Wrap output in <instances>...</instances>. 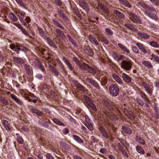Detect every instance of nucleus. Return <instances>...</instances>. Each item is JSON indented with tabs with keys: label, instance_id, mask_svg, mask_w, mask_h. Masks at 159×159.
<instances>
[{
	"label": "nucleus",
	"instance_id": "nucleus-1",
	"mask_svg": "<svg viewBox=\"0 0 159 159\" xmlns=\"http://www.w3.org/2000/svg\"><path fill=\"white\" fill-rule=\"evenodd\" d=\"M109 93L113 96L116 97L119 93V89L117 85L112 84L109 87Z\"/></svg>",
	"mask_w": 159,
	"mask_h": 159
},
{
	"label": "nucleus",
	"instance_id": "nucleus-2",
	"mask_svg": "<svg viewBox=\"0 0 159 159\" xmlns=\"http://www.w3.org/2000/svg\"><path fill=\"white\" fill-rule=\"evenodd\" d=\"M121 67L126 70H129L132 67V61L129 60H123L121 63Z\"/></svg>",
	"mask_w": 159,
	"mask_h": 159
},
{
	"label": "nucleus",
	"instance_id": "nucleus-3",
	"mask_svg": "<svg viewBox=\"0 0 159 159\" xmlns=\"http://www.w3.org/2000/svg\"><path fill=\"white\" fill-rule=\"evenodd\" d=\"M85 122L84 125L90 130H93V125L91 123V120L89 118V117L86 115L85 116Z\"/></svg>",
	"mask_w": 159,
	"mask_h": 159
},
{
	"label": "nucleus",
	"instance_id": "nucleus-4",
	"mask_svg": "<svg viewBox=\"0 0 159 159\" xmlns=\"http://www.w3.org/2000/svg\"><path fill=\"white\" fill-rule=\"evenodd\" d=\"M86 81L88 83L91 84V85L95 87L97 89H100V87L99 86L97 82H96L94 80H93V79L87 77L86 79Z\"/></svg>",
	"mask_w": 159,
	"mask_h": 159
},
{
	"label": "nucleus",
	"instance_id": "nucleus-5",
	"mask_svg": "<svg viewBox=\"0 0 159 159\" xmlns=\"http://www.w3.org/2000/svg\"><path fill=\"white\" fill-rule=\"evenodd\" d=\"M142 85L145 88L148 93H149L150 95H151L153 91L152 87L147 84L144 82L142 83Z\"/></svg>",
	"mask_w": 159,
	"mask_h": 159
},
{
	"label": "nucleus",
	"instance_id": "nucleus-6",
	"mask_svg": "<svg viewBox=\"0 0 159 159\" xmlns=\"http://www.w3.org/2000/svg\"><path fill=\"white\" fill-rule=\"evenodd\" d=\"M123 112L126 115L130 120H133L134 119L135 117L134 114L130 111H129L126 109H124Z\"/></svg>",
	"mask_w": 159,
	"mask_h": 159
},
{
	"label": "nucleus",
	"instance_id": "nucleus-7",
	"mask_svg": "<svg viewBox=\"0 0 159 159\" xmlns=\"http://www.w3.org/2000/svg\"><path fill=\"white\" fill-rule=\"evenodd\" d=\"M136 45L138 47L140 50L143 53L146 54L147 53V49L143 44L137 42L136 43Z\"/></svg>",
	"mask_w": 159,
	"mask_h": 159
},
{
	"label": "nucleus",
	"instance_id": "nucleus-8",
	"mask_svg": "<svg viewBox=\"0 0 159 159\" xmlns=\"http://www.w3.org/2000/svg\"><path fill=\"white\" fill-rule=\"evenodd\" d=\"M144 12L145 15H147L148 16L152 18V19L155 20H157L158 19L157 17L155 14H154L153 13L150 12H148L147 10L144 11Z\"/></svg>",
	"mask_w": 159,
	"mask_h": 159
},
{
	"label": "nucleus",
	"instance_id": "nucleus-9",
	"mask_svg": "<svg viewBox=\"0 0 159 159\" xmlns=\"http://www.w3.org/2000/svg\"><path fill=\"white\" fill-rule=\"evenodd\" d=\"M84 49L86 53L92 57L93 56L94 54L93 52L89 46H85L84 47Z\"/></svg>",
	"mask_w": 159,
	"mask_h": 159
},
{
	"label": "nucleus",
	"instance_id": "nucleus-10",
	"mask_svg": "<svg viewBox=\"0 0 159 159\" xmlns=\"http://www.w3.org/2000/svg\"><path fill=\"white\" fill-rule=\"evenodd\" d=\"M79 3L80 6L84 10L87 11H89V8L87 4L83 0H80L79 1Z\"/></svg>",
	"mask_w": 159,
	"mask_h": 159
},
{
	"label": "nucleus",
	"instance_id": "nucleus-11",
	"mask_svg": "<svg viewBox=\"0 0 159 159\" xmlns=\"http://www.w3.org/2000/svg\"><path fill=\"white\" fill-rule=\"evenodd\" d=\"M128 14L130 20L134 22H135L138 16L135 14L131 12H128Z\"/></svg>",
	"mask_w": 159,
	"mask_h": 159
},
{
	"label": "nucleus",
	"instance_id": "nucleus-12",
	"mask_svg": "<svg viewBox=\"0 0 159 159\" xmlns=\"http://www.w3.org/2000/svg\"><path fill=\"white\" fill-rule=\"evenodd\" d=\"M122 77L123 80L125 82L127 83H130L131 82V77L124 73L122 74Z\"/></svg>",
	"mask_w": 159,
	"mask_h": 159
},
{
	"label": "nucleus",
	"instance_id": "nucleus-13",
	"mask_svg": "<svg viewBox=\"0 0 159 159\" xmlns=\"http://www.w3.org/2000/svg\"><path fill=\"white\" fill-rule=\"evenodd\" d=\"M118 46L124 52L129 54L130 53V51L124 45L120 43H118Z\"/></svg>",
	"mask_w": 159,
	"mask_h": 159
},
{
	"label": "nucleus",
	"instance_id": "nucleus-14",
	"mask_svg": "<svg viewBox=\"0 0 159 159\" xmlns=\"http://www.w3.org/2000/svg\"><path fill=\"white\" fill-rule=\"evenodd\" d=\"M57 12L60 17L61 18V19H63V20L64 21L66 22H67L68 18L63 13L62 11L58 9Z\"/></svg>",
	"mask_w": 159,
	"mask_h": 159
},
{
	"label": "nucleus",
	"instance_id": "nucleus-15",
	"mask_svg": "<svg viewBox=\"0 0 159 159\" xmlns=\"http://www.w3.org/2000/svg\"><path fill=\"white\" fill-rule=\"evenodd\" d=\"M100 131L101 134L102 135V136H103V137L106 138V139H109L110 140L112 138L111 136L110 135V136H109L105 130L103 129H101L100 130Z\"/></svg>",
	"mask_w": 159,
	"mask_h": 159
},
{
	"label": "nucleus",
	"instance_id": "nucleus-16",
	"mask_svg": "<svg viewBox=\"0 0 159 159\" xmlns=\"http://www.w3.org/2000/svg\"><path fill=\"white\" fill-rule=\"evenodd\" d=\"M137 34L139 37L142 38L144 39H149L150 37L149 35L148 34L146 33H142L140 32H138L137 33Z\"/></svg>",
	"mask_w": 159,
	"mask_h": 159
},
{
	"label": "nucleus",
	"instance_id": "nucleus-17",
	"mask_svg": "<svg viewBox=\"0 0 159 159\" xmlns=\"http://www.w3.org/2000/svg\"><path fill=\"white\" fill-rule=\"evenodd\" d=\"M153 110L155 112L156 116H155L156 118H159V106L156 103L154 104Z\"/></svg>",
	"mask_w": 159,
	"mask_h": 159
},
{
	"label": "nucleus",
	"instance_id": "nucleus-18",
	"mask_svg": "<svg viewBox=\"0 0 159 159\" xmlns=\"http://www.w3.org/2000/svg\"><path fill=\"white\" fill-rule=\"evenodd\" d=\"M2 124L4 126L6 130L7 131H10L11 129L10 125L8 123V121L6 120H2Z\"/></svg>",
	"mask_w": 159,
	"mask_h": 159
},
{
	"label": "nucleus",
	"instance_id": "nucleus-19",
	"mask_svg": "<svg viewBox=\"0 0 159 159\" xmlns=\"http://www.w3.org/2000/svg\"><path fill=\"white\" fill-rule=\"evenodd\" d=\"M112 76L115 80L119 84H122L123 82L120 78L116 74H113L112 75Z\"/></svg>",
	"mask_w": 159,
	"mask_h": 159
},
{
	"label": "nucleus",
	"instance_id": "nucleus-20",
	"mask_svg": "<svg viewBox=\"0 0 159 159\" xmlns=\"http://www.w3.org/2000/svg\"><path fill=\"white\" fill-rule=\"evenodd\" d=\"M39 123L42 126L45 128H48L49 125L47 122L44 121L43 120L40 119L38 121Z\"/></svg>",
	"mask_w": 159,
	"mask_h": 159
},
{
	"label": "nucleus",
	"instance_id": "nucleus-21",
	"mask_svg": "<svg viewBox=\"0 0 159 159\" xmlns=\"http://www.w3.org/2000/svg\"><path fill=\"white\" fill-rule=\"evenodd\" d=\"M38 33L41 37H45L47 36V33L45 32L44 30L40 27H38Z\"/></svg>",
	"mask_w": 159,
	"mask_h": 159
},
{
	"label": "nucleus",
	"instance_id": "nucleus-22",
	"mask_svg": "<svg viewBox=\"0 0 159 159\" xmlns=\"http://www.w3.org/2000/svg\"><path fill=\"white\" fill-rule=\"evenodd\" d=\"M89 39L90 41L95 45H98V43L96 39L92 35H89Z\"/></svg>",
	"mask_w": 159,
	"mask_h": 159
},
{
	"label": "nucleus",
	"instance_id": "nucleus-23",
	"mask_svg": "<svg viewBox=\"0 0 159 159\" xmlns=\"http://www.w3.org/2000/svg\"><path fill=\"white\" fill-rule=\"evenodd\" d=\"M14 61L17 64H23L24 61L23 59L20 57H13Z\"/></svg>",
	"mask_w": 159,
	"mask_h": 159
},
{
	"label": "nucleus",
	"instance_id": "nucleus-24",
	"mask_svg": "<svg viewBox=\"0 0 159 159\" xmlns=\"http://www.w3.org/2000/svg\"><path fill=\"white\" fill-rule=\"evenodd\" d=\"M16 12L18 13L17 16L19 17L20 20V21L23 20L24 16L25 15V13L20 10H18Z\"/></svg>",
	"mask_w": 159,
	"mask_h": 159
},
{
	"label": "nucleus",
	"instance_id": "nucleus-25",
	"mask_svg": "<svg viewBox=\"0 0 159 159\" xmlns=\"http://www.w3.org/2000/svg\"><path fill=\"white\" fill-rule=\"evenodd\" d=\"M122 129L124 132L128 134H130L132 133L131 129L129 127L123 126L122 127Z\"/></svg>",
	"mask_w": 159,
	"mask_h": 159
},
{
	"label": "nucleus",
	"instance_id": "nucleus-26",
	"mask_svg": "<svg viewBox=\"0 0 159 159\" xmlns=\"http://www.w3.org/2000/svg\"><path fill=\"white\" fill-rule=\"evenodd\" d=\"M136 141L138 142L140 144L145 145L146 143L144 140L141 137L139 136H137L136 137Z\"/></svg>",
	"mask_w": 159,
	"mask_h": 159
},
{
	"label": "nucleus",
	"instance_id": "nucleus-27",
	"mask_svg": "<svg viewBox=\"0 0 159 159\" xmlns=\"http://www.w3.org/2000/svg\"><path fill=\"white\" fill-rule=\"evenodd\" d=\"M114 12L117 16L119 17L121 19H125V16L122 13H121L117 10H114Z\"/></svg>",
	"mask_w": 159,
	"mask_h": 159
},
{
	"label": "nucleus",
	"instance_id": "nucleus-28",
	"mask_svg": "<svg viewBox=\"0 0 159 159\" xmlns=\"http://www.w3.org/2000/svg\"><path fill=\"white\" fill-rule=\"evenodd\" d=\"M31 111L33 113L39 116H42L44 115V114L42 112L36 109H32Z\"/></svg>",
	"mask_w": 159,
	"mask_h": 159
},
{
	"label": "nucleus",
	"instance_id": "nucleus-29",
	"mask_svg": "<svg viewBox=\"0 0 159 159\" xmlns=\"http://www.w3.org/2000/svg\"><path fill=\"white\" fill-rule=\"evenodd\" d=\"M55 31L56 32V36L57 37L62 38L63 36H64V34L62 31H61L60 30L56 29Z\"/></svg>",
	"mask_w": 159,
	"mask_h": 159
},
{
	"label": "nucleus",
	"instance_id": "nucleus-30",
	"mask_svg": "<svg viewBox=\"0 0 159 159\" xmlns=\"http://www.w3.org/2000/svg\"><path fill=\"white\" fill-rule=\"evenodd\" d=\"M136 149L137 152L141 154H144L145 153L144 150L140 146L137 145L136 147Z\"/></svg>",
	"mask_w": 159,
	"mask_h": 159
},
{
	"label": "nucleus",
	"instance_id": "nucleus-31",
	"mask_svg": "<svg viewBox=\"0 0 159 159\" xmlns=\"http://www.w3.org/2000/svg\"><path fill=\"white\" fill-rule=\"evenodd\" d=\"M77 66H79L82 69H85L86 70L88 65L84 62H80Z\"/></svg>",
	"mask_w": 159,
	"mask_h": 159
},
{
	"label": "nucleus",
	"instance_id": "nucleus-32",
	"mask_svg": "<svg viewBox=\"0 0 159 159\" xmlns=\"http://www.w3.org/2000/svg\"><path fill=\"white\" fill-rule=\"evenodd\" d=\"M142 63L145 66L148 68H152L153 67L151 63L149 61L144 60L142 61Z\"/></svg>",
	"mask_w": 159,
	"mask_h": 159
},
{
	"label": "nucleus",
	"instance_id": "nucleus-33",
	"mask_svg": "<svg viewBox=\"0 0 159 159\" xmlns=\"http://www.w3.org/2000/svg\"><path fill=\"white\" fill-rule=\"evenodd\" d=\"M88 105L90 107L92 110L94 111H97V110L95 107L93 102L91 100L87 103Z\"/></svg>",
	"mask_w": 159,
	"mask_h": 159
},
{
	"label": "nucleus",
	"instance_id": "nucleus-34",
	"mask_svg": "<svg viewBox=\"0 0 159 159\" xmlns=\"http://www.w3.org/2000/svg\"><path fill=\"white\" fill-rule=\"evenodd\" d=\"M119 1L121 3L125 5V6L130 8L131 6L130 4L128 2L125 0H119Z\"/></svg>",
	"mask_w": 159,
	"mask_h": 159
},
{
	"label": "nucleus",
	"instance_id": "nucleus-35",
	"mask_svg": "<svg viewBox=\"0 0 159 159\" xmlns=\"http://www.w3.org/2000/svg\"><path fill=\"white\" fill-rule=\"evenodd\" d=\"M0 102L2 103L3 105H7L9 104L7 100L2 97H0Z\"/></svg>",
	"mask_w": 159,
	"mask_h": 159
},
{
	"label": "nucleus",
	"instance_id": "nucleus-36",
	"mask_svg": "<svg viewBox=\"0 0 159 159\" xmlns=\"http://www.w3.org/2000/svg\"><path fill=\"white\" fill-rule=\"evenodd\" d=\"M24 67L27 74L30 75L31 73V67L27 64H25L24 65Z\"/></svg>",
	"mask_w": 159,
	"mask_h": 159
},
{
	"label": "nucleus",
	"instance_id": "nucleus-37",
	"mask_svg": "<svg viewBox=\"0 0 159 159\" xmlns=\"http://www.w3.org/2000/svg\"><path fill=\"white\" fill-rule=\"evenodd\" d=\"M10 96L12 99H13L16 102H17L18 104H21V102L20 100L15 95L12 94H11L10 95Z\"/></svg>",
	"mask_w": 159,
	"mask_h": 159
},
{
	"label": "nucleus",
	"instance_id": "nucleus-38",
	"mask_svg": "<svg viewBox=\"0 0 159 159\" xmlns=\"http://www.w3.org/2000/svg\"><path fill=\"white\" fill-rule=\"evenodd\" d=\"M125 26L127 28L131 30H137V29H135L133 25L129 23H126L125 25Z\"/></svg>",
	"mask_w": 159,
	"mask_h": 159
},
{
	"label": "nucleus",
	"instance_id": "nucleus-39",
	"mask_svg": "<svg viewBox=\"0 0 159 159\" xmlns=\"http://www.w3.org/2000/svg\"><path fill=\"white\" fill-rule=\"evenodd\" d=\"M10 18L14 21H16L18 20L17 18L12 13H10L9 14Z\"/></svg>",
	"mask_w": 159,
	"mask_h": 159
},
{
	"label": "nucleus",
	"instance_id": "nucleus-40",
	"mask_svg": "<svg viewBox=\"0 0 159 159\" xmlns=\"http://www.w3.org/2000/svg\"><path fill=\"white\" fill-rule=\"evenodd\" d=\"M73 137L74 139L77 142L80 143H83V141L81 138L76 135H73Z\"/></svg>",
	"mask_w": 159,
	"mask_h": 159
},
{
	"label": "nucleus",
	"instance_id": "nucleus-41",
	"mask_svg": "<svg viewBox=\"0 0 159 159\" xmlns=\"http://www.w3.org/2000/svg\"><path fill=\"white\" fill-rule=\"evenodd\" d=\"M53 121L54 123L57 125L63 126H65V125L64 124L62 123L60 120L57 119L56 118H54L53 120Z\"/></svg>",
	"mask_w": 159,
	"mask_h": 159
},
{
	"label": "nucleus",
	"instance_id": "nucleus-42",
	"mask_svg": "<svg viewBox=\"0 0 159 159\" xmlns=\"http://www.w3.org/2000/svg\"><path fill=\"white\" fill-rule=\"evenodd\" d=\"M149 44L151 46L154 48H158L159 46V45L158 44L157 42L154 41H152L150 42L149 43Z\"/></svg>",
	"mask_w": 159,
	"mask_h": 159
},
{
	"label": "nucleus",
	"instance_id": "nucleus-43",
	"mask_svg": "<svg viewBox=\"0 0 159 159\" xmlns=\"http://www.w3.org/2000/svg\"><path fill=\"white\" fill-rule=\"evenodd\" d=\"M86 70L92 74H95L96 73V70L95 69L91 68L89 66Z\"/></svg>",
	"mask_w": 159,
	"mask_h": 159
},
{
	"label": "nucleus",
	"instance_id": "nucleus-44",
	"mask_svg": "<svg viewBox=\"0 0 159 159\" xmlns=\"http://www.w3.org/2000/svg\"><path fill=\"white\" fill-rule=\"evenodd\" d=\"M154 60L156 61L157 63H159V57L156 55L152 54L151 55Z\"/></svg>",
	"mask_w": 159,
	"mask_h": 159
},
{
	"label": "nucleus",
	"instance_id": "nucleus-45",
	"mask_svg": "<svg viewBox=\"0 0 159 159\" xmlns=\"http://www.w3.org/2000/svg\"><path fill=\"white\" fill-rule=\"evenodd\" d=\"M104 104L105 106L109 108L110 110L113 109L114 107H115L113 105H111V104L110 103L107 102H105Z\"/></svg>",
	"mask_w": 159,
	"mask_h": 159
},
{
	"label": "nucleus",
	"instance_id": "nucleus-46",
	"mask_svg": "<svg viewBox=\"0 0 159 159\" xmlns=\"http://www.w3.org/2000/svg\"><path fill=\"white\" fill-rule=\"evenodd\" d=\"M101 82L102 85H105L107 82V79L105 77H103L102 78Z\"/></svg>",
	"mask_w": 159,
	"mask_h": 159
},
{
	"label": "nucleus",
	"instance_id": "nucleus-47",
	"mask_svg": "<svg viewBox=\"0 0 159 159\" xmlns=\"http://www.w3.org/2000/svg\"><path fill=\"white\" fill-rule=\"evenodd\" d=\"M54 24L55 25H57L59 28L62 29H64V27L62 25L58 22L55 20H53Z\"/></svg>",
	"mask_w": 159,
	"mask_h": 159
},
{
	"label": "nucleus",
	"instance_id": "nucleus-48",
	"mask_svg": "<svg viewBox=\"0 0 159 159\" xmlns=\"http://www.w3.org/2000/svg\"><path fill=\"white\" fill-rule=\"evenodd\" d=\"M77 88L79 90L83 92H85L86 90L85 87L81 84L79 85V86Z\"/></svg>",
	"mask_w": 159,
	"mask_h": 159
},
{
	"label": "nucleus",
	"instance_id": "nucleus-49",
	"mask_svg": "<svg viewBox=\"0 0 159 159\" xmlns=\"http://www.w3.org/2000/svg\"><path fill=\"white\" fill-rule=\"evenodd\" d=\"M52 72L56 76L59 75L58 71L53 67L51 66Z\"/></svg>",
	"mask_w": 159,
	"mask_h": 159
},
{
	"label": "nucleus",
	"instance_id": "nucleus-50",
	"mask_svg": "<svg viewBox=\"0 0 159 159\" xmlns=\"http://www.w3.org/2000/svg\"><path fill=\"white\" fill-rule=\"evenodd\" d=\"M105 31L108 35L111 36L113 34V32L111 29L108 28L105 29Z\"/></svg>",
	"mask_w": 159,
	"mask_h": 159
},
{
	"label": "nucleus",
	"instance_id": "nucleus-51",
	"mask_svg": "<svg viewBox=\"0 0 159 159\" xmlns=\"http://www.w3.org/2000/svg\"><path fill=\"white\" fill-rule=\"evenodd\" d=\"M19 49L20 50H21L24 52H27L28 51L27 48L20 45H19Z\"/></svg>",
	"mask_w": 159,
	"mask_h": 159
},
{
	"label": "nucleus",
	"instance_id": "nucleus-52",
	"mask_svg": "<svg viewBox=\"0 0 159 159\" xmlns=\"http://www.w3.org/2000/svg\"><path fill=\"white\" fill-rule=\"evenodd\" d=\"M17 140L18 142L20 144H21L23 143V139L21 136H17Z\"/></svg>",
	"mask_w": 159,
	"mask_h": 159
},
{
	"label": "nucleus",
	"instance_id": "nucleus-53",
	"mask_svg": "<svg viewBox=\"0 0 159 159\" xmlns=\"http://www.w3.org/2000/svg\"><path fill=\"white\" fill-rule=\"evenodd\" d=\"M101 42H104L106 44H108L109 43V41L105 38L102 37H101Z\"/></svg>",
	"mask_w": 159,
	"mask_h": 159
},
{
	"label": "nucleus",
	"instance_id": "nucleus-54",
	"mask_svg": "<svg viewBox=\"0 0 159 159\" xmlns=\"http://www.w3.org/2000/svg\"><path fill=\"white\" fill-rule=\"evenodd\" d=\"M20 29L21 30L22 33L25 35L26 36L28 35V32L22 26L21 27Z\"/></svg>",
	"mask_w": 159,
	"mask_h": 159
},
{
	"label": "nucleus",
	"instance_id": "nucleus-55",
	"mask_svg": "<svg viewBox=\"0 0 159 159\" xmlns=\"http://www.w3.org/2000/svg\"><path fill=\"white\" fill-rule=\"evenodd\" d=\"M122 155L124 156V157L126 158L128 157V155L126 152L125 151V149H121L120 151Z\"/></svg>",
	"mask_w": 159,
	"mask_h": 159
},
{
	"label": "nucleus",
	"instance_id": "nucleus-56",
	"mask_svg": "<svg viewBox=\"0 0 159 159\" xmlns=\"http://www.w3.org/2000/svg\"><path fill=\"white\" fill-rule=\"evenodd\" d=\"M139 4L140 6L146 10L148 5L142 2H139Z\"/></svg>",
	"mask_w": 159,
	"mask_h": 159
},
{
	"label": "nucleus",
	"instance_id": "nucleus-57",
	"mask_svg": "<svg viewBox=\"0 0 159 159\" xmlns=\"http://www.w3.org/2000/svg\"><path fill=\"white\" fill-rule=\"evenodd\" d=\"M145 10H147L148 11V10H149L152 11H156L154 7H150L148 5L147 8Z\"/></svg>",
	"mask_w": 159,
	"mask_h": 159
},
{
	"label": "nucleus",
	"instance_id": "nucleus-58",
	"mask_svg": "<svg viewBox=\"0 0 159 159\" xmlns=\"http://www.w3.org/2000/svg\"><path fill=\"white\" fill-rule=\"evenodd\" d=\"M16 1L17 3L20 4L22 7H25V5L22 1V0H16Z\"/></svg>",
	"mask_w": 159,
	"mask_h": 159
},
{
	"label": "nucleus",
	"instance_id": "nucleus-59",
	"mask_svg": "<svg viewBox=\"0 0 159 159\" xmlns=\"http://www.w3.org/2000/svg\"><path fill=\"white\" fill-rule=\"evenodd\" d=\"M63 60L67 66L70 64L69 61L66 57H63Z\"/></svg>",
	"mask_w": 159,
	"mask_h": 159
},
{
	"label": "nucleus",
	"instance_id": "nucleus-60",
	"mask_svg": "<svg viewBox=\"0 0 159 159\" xmlns=\"http://www.w3.org/2000/svg\"><path fill=\"white\" fill-rule=\"evenodd\" d=\"M46 157L47 159H55L54 157L50 153H47Z\"/></svg>",
	"mask_w": 159,
	"mask_h": 159
},
{
	"label": "nucleus",
	"instance_id": "nucleus-61",
	"mask_svg": "<svg viewBox=\"0 0 159 159\" xmlns=\"http://www.w3.org/2000/svg\"><path fill=\"white\" fill-rule=\"evenodd\" d=\"M136 101L138 104L141 106H143L144 105L143 101L141 99L139 98L137 99Z\"/></svg>",
	"mask_w": 159,
	"mask_h": 159
},
{
	"label": "nucleus",
	"instance_id": "nucleus-62",
	"mask_svg": "<svg viewBox=\"0 0 159 159\" xmlns=\"http://www.w3.org/2000/svg\"><path fill=\"white\" fill-rule=\"evenodd\" d=\"M84 99L85 101V102L87 104L89 102H90V101L91 100L88 96H84Z\"/></svg>",
	"mask_w": 159,
	"mask_h": 159
},
{
	"label": "nucleus",
	"instance_id": "nucleus-63",
	"mask_svg": "<svg viewBox=\"0 0 159 159\" xmlns=\"http://www.w3.org/2000/svg\"><path fill=\"white\" fill-rule=\"evenodd\" d=\"M73 60L76 63L77 66L78 65V64L80 63V62L79 61L78 59V58L76 57H74L73 58Z\"/></svg>",
	"mask_w": 159,
	"mask_h": 159
},
{
	"label": "nucleus",
	"instance_id": "nucleus-64",
	"mask_svg": "<svg viewBox=\"0 0 159 159\" xmlns=\"http://www.w3.org/2000/svg\"><path fill=\"white\" fill-rule=\"evenodd\" d=\"M55 2L57 6H61L62 5V2L60 0H55Z\"/></svg>",
	"mask_w": 159,
	"mask_h": 159
}]
</instances>
